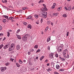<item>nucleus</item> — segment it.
<instances>
[{
	"label": "nucleus",
	"mask_w": 74,
	"mask_h": 74,
	"mask_svg": "<svg viewBox=\"0 0 74 74\" xmlns=\"http://www.w3.org/2000/svg\"><path fill=\"white\" fill-rule=\"evenodd\" d=\"M30 35L29 34H24L22 38V40L24 41V42H26L27 40V38L29 37Z\"/></svg>",
	"instance_id": "f257e3e1"
},
{
	"label": "nucleus",
	"mask_w": 74,
	"mask_h": 74,
	"mask_svg": "<svg viewBox=\"0 0 74 74\" xmlns=\"http://www.w3.org/2000/svg\"><path fill=\"white\" fill-rule=\"evenodd\" d=\"M41 14H40L41 17H42L44 18H47V12L44 11H41Z\"/></svg>",
	"instance_id": "f03ea898"
},
{
	"label": "nucleus",
	"mask_w": 74,
	"mask_h": 74,
	"mask_svg": "<svg viewBox=\"0 0 74 74\" xmlns=\"http://www.w3.org/2000/svg\"><path fill=\"white\" fill-rule=\"evenodd\" d=\"M67 7L68 8L66 7H65L64 8V9H65V10H66V11H70L71 8V6H70L69 7Z\"/></svg>",
	"instance_id": "7ed1b4c3"
},
{
	"label": "nucleus",
	"mask_w": 74,
	"mask_h": 74,
	"mask_svg": "<svg viewBox=\"0 0 74 74\" xmlns=\"http://www.w3.org/2000/svg\"><path fill=\"white\" fill-rule=\"evenodd\" d=\"M6 69H7L6 67H1V71H2V72H4Z\"/></svg>",
	"instance_id": "20e7f679"
},
{
	"label": "nucleus",
	"mask_w": 74,
	"mask_h": 74,
	"mask_svg": "<svg viewBox=\"0 0 74 74\" xmlns=\"http://www.w3.org/2000/svg\"><path fill=\"white\" fill-rule=\"evenodd\" d=\"M53 54L52 53H51L49 55V58L50 59H53Z\"/></svg>",
	"instance_id": "39448f33"
},
{
	"label": "nucleus",
	"mask_w": 74,
	"mask_h": 74,
	"mask_svg": "<svg viewBox=\"0 0 74 74\" xmlns=\"http://www.w3.org/2000/svg\"><path fill=\"white\" fill-rule=\"evenodd\" d=\"M59 14V13H53V17H55V16H58V14Z\"/></svg>",
	"instance_id": "423d86ee"
},
{
	"label": "nucleus",
	"mask_w": 74,
	"mask_h": 74,
	"mask_svg": "<svg viewBox=\"0 0 74 74\" xmlns=\"http://www.w3.org/2000/svg\"><path fill=\"white\" fill-rule=\"evenodd\" d=\"M67 52V49H66L65 50H64L62 52L63 55H66Z\"/></svg>",
	"instance_id": "0eeeda50"
},
{
	"label": "nucleus",
	"mask_w": 74,
	"mask_h": 74,
	"mask_svg": "<svg viewBox=\"0 0 74 74\" xmlns=\"http://www.w3.org/2000/svg\"><path fill=\"white\" fill-rule=\"evenodd\" d=\"M59 58L60 59L61 61H62V62H63V61H66V59H65L64 58H62L61 57H60Z\"/></svg>",
	"instance_id": "6e6552de"
},
{
	"label": "nucleus",
	"mask_w": 74,
	"mask_h": 74,
	"mask_svg": "<svg viewBox=\"0 0 74 74\" xmlns=\"http://www.w3.org/2000/svg\"><path fill=\"white\" fill-rule=\"evenodd\" d=\"M10 47L14 48L15 47V44L14 43H12L10 45Z\"/></svg>",
	"instance_id": "1a4fd4ad"
},
{
	"label": "nucleus",
	"mask_w": 74,
	"mask_h": 74,
	"mask_svg": "<svg viewBox=\"0 0 74 74\" xmlns=\"http://www.w3.org/2000/svg\"><path fill=\"white\" fill-rule=\"evenodd\" d=\"M42 11H47V9L45 7H43L42 8Z\"/></svg>",
	"instance_id": "9d476101"
},
{
	"label": "nucleus",
	"mask_w": 74,
	"mask_h": 74,
	"mask_svg": "<svg viewBox=\"0 0 74 74\" xmlns=\"http://www.w3.org/2000/svg\"><path fill=\"white\" fill-rule=\"evenodd\" d=\"M16 36H17V37L18 39H19V40H21V36L16 34Z\"/></svg>",
	"instance_id": "9b49d317"
},
{
	"label": "nucleus",
	"mask_w": 74,
	"mask_h": 74,
	"mask_svg": "<svg viewBox=\"0 0 74 74\" xmlns=\"http://www.w3.org/2000/svg\"><path fill=\"white\" fill-rule=\"evenodd\" d=\"M20 48L21 47H20V46L19 45H17L16 46V49H17V50H19L20 49Z\"/></svg>",
	"instance_id": "f8f14e48"
},
{
	"label": "nucleus",
	"mask_w": 74,
	"mask_h": 74,
	"mask_svg": "<svg viewBox=\"0 0 74 74\" xmlns=\"http://www.w3.org/2000/svg\"><path fill=\"white\" fill-rule=\"evenodd\" d=\"M13 49H14V48L9 46V48L8 49V51L9 52H10L11 51H12V50H13Z\"/></svg>",
	"instance_id": "ddd939ff"
},
{
	"label": "nucleus",
	"mask_w": 74,
	"mask_h": 74,
	"mask_svg": "<svg viewBox=\"0 0 74 74\" xmlns=\"http://www.w3.org/2000/svg\"><path fill=\"white\" fill-rule=\"evenodd\" d=\"M3 16H4L6 19H7V20L9 21V18H8V16L3 15Z\"/></svg>",
	"instance_id": "4468645a"
},
{
	"label": "nucleus",
	"mask_w": 74,
	"mask_h": 74,
	"mask_svg": "<svg viewBox=\"0 0 74 74\" xmlns=\"http://www.w3.org/2000/svg\"><path fill=\"white\" fill-rule=\"evenodd\" d=\"M44 2V0H40L38 2L39 4H40V3H42Z\"/></svg>",
	"instance_id": "2eb2a0df"
},
{
	"label": "nucleus",
	"mask_w": 74,
	"mask_h": 74,
	"mask_svg": "<svg viewBox=\"0 0 74 74\" xmlns=\"http://www.w3.org/2000/svg\"><path fill=\"white\" fill-rule=\"evenodd\" d=\"M50 40H51V36H49L47 40V42H49Z\"/></svg>",
	"instance_id": "dca6fc26"
},
{
	"label": "nucleus",
	"mask_w": 74,
	"mask_h": 74,
	"mask_svg": "<svg viewBox=\"0 0 74 74\" xmlns=\"http://www.w3.org/2000/svg\"><path fill=\"white\" fill-rule=\"evenodd\" d=\"M34 16L35 18H36V19H38L39 18L38 15L37 14H35L34 15Z\"/></svg>",
	"instance_id": "f3484780"
},
{
	"label": "nucleus",
	"mask_w": 74,
	"mask_h": 74,
	"mask_svg": "<svg viewBox=\"0 0 74 74\" xmlns=\"http://www.w3.org/2000/svg\"><path fill=\"white\" fill-rule=\"evenodd\" d=\"M32 18V16H30L27 18L26 19H31Z\"/></svg>",
	"instance_id": "a211bd4d"
},
{
	"label": "nucleus",
	"mask_w": 74,
	"mask_h": 74,
	"mask_svg": "<svg viewBox=\"0 0 74 74\" xmlns=\"http://www.w3.org/2000/svg\"><path fill=\"white\" fill-rule=\"evenodd\" d=\"M3 8H4V9H5V10H8V8L6 6H3Z\"/></svg>",
	"instance_id": "6ab92c4d"
},
{
	"label": "nucleus",
	"mask_w": 74,
	"mask_h": 74,
	"mask_svg": "<svg viewBox=\"0 0 74 74\" xmlns=\"http://www.w3.org/2000/svg\"><path fill=\"white\" fill-rule=\"evenodd\" d=\"M27 7H24L22 8V10H27Z\"/></svg>",
	"instance_id": "aec40b11"
},
{
	"label": "nucleus",
	"mask_w": 74,
	"mask_h": 74,
	"mask_svg": "<svg viewBox=\"0 0 74 74\" xmlns=\"http://www.w3.org/2000/svg\"><path fill=\"white\" fill-rule=\"evenodd\" d=\"M56 67L57 69H59L60 68V66L59 65H56Z\"/></svg>",
	"instance_id": "412c9836"
},
{
	"label": "nucleus",
	"mask_w": 74,
	"mask_h": 74,
	"mask_svg": "<svg viewBox=\"0 0 74 74\" xmlns=\"http://www.w3.org/2000/svg\"><path fill=\"white\" fill-rule=\"evenodd\" d=\"M27 27L28 28H29L30 29H32V25L29 24L28 25Z\"/></svg>",
	"instance_id": "4be33fe9"
},
{
	"label": "nucleus",
	"mask_w": 74,
	"mask_h": 74,
	"mask_svg": "<svg viewBox=\"0 0 74 74\" xmlns=\"http://www.w3.org/2000/svg\"><path fill=\"white\" fill-rule=\"evenodd\" d=\"M9 19H9L10 20H12V19H14V17H10Z\"/></svg>",
	"instance_id": "5701e85b"
},
{
	"label": "nucleus",
	"mask_w": 74,
	"mask_h": 74,
	"mask_svg": "<svg viewBox=\"0 0 74 74\" xmlns=\"http://www.w3.org/2000/svg\"><path fill=\"white\" fill-rule=\"evenodd\" d=\"M7 36L8 37H10V32H7Z\"/></svg>",
	"instance_id": "b1692460"
},
{
	"label": "nucleus",
	"mask_w": 74,
	"mask_h": 74,
	"mask_svg": "<svg viewBox=\"0 0 74 74\" xmlns=\"http://www.w3.org/2000/svg\"><path fill=\"white\" fill-rule=\"evenodd\" d=\"M19 63H20V64H22L23 63V62L21 60H19Z\"/></svg>",
	"instance_id": "393cba45"
},
{
	"label": "nucleus",
	"mask_w": 74,
	"mask_h": 74,
	"mask_svg": "<svg viewBox=\"0 0 74 74\" xmlns=\"http://www.w3.org/2000/svg\"><path fill=\"white\" fill-rule=\"evenodd\" d=\"M62 16L63 17H64V18H66V17H67V14H63Z\"/></svg>",
	"instance_id": "a878e982"
},
{
	"label": "nucleus",
	"mask_w": 74,
	"mask_h": 74,
	"mask_svg": "<svg viewBox=\"0 0 74 74\" xmlns=\"http://www.w3.org/2000/svg\"><path fill=\"white\" fill-rule=\"evenodd\" d=\"M48 27H49L48 26H47L46 28L45 29V32H46V31L48 30Z\"/></svg>",
	"instance_id": "bb28decb"
},
{
	"label": "nucleus",
	"mask_w": 74,
	"mask_h": 74,
	"mask_svg": "<svg viewBox=\"0 0 74 74\" xmlns=\"http://www.w3.org/2000/svg\"><path fill=\"white\" fill-rule=\"evenodd\" d=\"M62 7H60L59 8H58V11H61V10H62Z\"/></svg>",
	"instance_id": "cd10ccee"
},
{
	"label": "nucleus",
	"mask_w": 74,
	"mask_h": 74,
	"mask_svg": "<svg viewBox=\"0 0 74 74\" xmlns=\"http://www.w3.org/2000/svg\"><path fill=\"white\" fill-rule=\"evenodd\" d=\"M2 2H3V3H7V0H2Z\"/></svg>",
	"instance_id": "c85d7f7f"
},
{
	"label": "nucleus",
	"mask_w": 74,
	"mask_h": 74,
	"mask_svg": "<svg viewBox=\"0 0 74 74\" xmlns=\"http://www.w3.org/2000/svg\"><path fill=\"white\" fill-rule=\"evenodd\" d=\"M7 48L9 47V46H10V44H7L6 45H5Z\"/></svg>",
	"instance_id": "c756f323"
},
{
	"label": "nucleus",
	"mask_w": 74,
	"mask_h": 74,
	"mask_svg": "<svg viewBox=\"0 0 74 74\" xmlns=\"http://www.w3.org/2000/svg\"><path fill=\"white\" fill-rule=\"evenodd\" d=\"M7 47H6L5 45V46H4L3 47V49H7Z\"/></svg>",
	"instance_id": "7c9ffc66"
},
{
	"label": "nucleus",
	"mask_w": 74,
	"mask_h": 74,
	"mask_svg": "<svg viewBox=\"0 0 74 74\" xmlns=\"http://www.w3.org/2000/svg\"><path fill=\"white\" fill-rule=\"evenodd\" d=\"M10 64V62H7L5 63V66H8V65H9Z\"/></svg>",
	"instance_id": "2f4dec72"
},
{
	"label": "nucleus",
	"mask_w": 74,
	"mask_h": 74,
	"mask_svg": "<svg viewBox=\"0 0 74 74\" xmlns=\"http://www.w3.org/2000/svg\"><path fill=\"white\" fill-rule=\"evenodd\" d=\"M44 56H42L41 58H40V60H42V59H44Z\"/></svg>",
	"instance_id": "473e14b6"
},
{
	"label": "nucleus",
	"mask_w": 74,
	"mask_h": 74,
	"mask_svg": "<svg viewBox=\"0 0 74 74\" xmlns=\"http://www.w3.org/2000/svg\"><path fill=\"white\" fill-rule=\"evenodd\" d=\"M23 23L24 25H25V26H27V23L26 22H23Z\"/></svg>",
	"instance_id": "72a5a7b5"
},
{
	"label": "nucleus",
	"mask_w": 74,
	"mask_h": 74,
	"mask_svg": "<svg viewBox=\"0 0 74 74\" xmlns=\"http://www.w3.org/2000/svg\"><path fill=\"white\" fill-rule=\"evenodd\" d=\"M34 48H36V49H37L38 48V45H36L34 47Z\"/></svg>",
	"instance_id": "f704fd0d"
},
{
	"label": "nucleus",
	"mask_w": 74,
	"mask_h": 74,
	"mask_svg": "<svg viewBox=\"0 0 74 74\" xmlns=\"http://www.w3.org/2000/svg\"><path fill=\"white\" fill-rule=\"evenodd\" d=\"M3 46H4V45H3V44H2L0 45V49H1L2 48Z\"/></svg>",
	"instance_id": "c9c22d12"
},
{
	"label": "nucleus",
	"mask_w": 74,
	"mask_h": 74,
	"mask_svg": "<svg viewBox=\"0 0 74 74\" xmlns=\"http://www.w3.org/2000/svg\"><path fill=\"white\" fill-rule=\"evenodd\" d=\"M58 51L59 52H61V51H62V49H60L59 48L58 50Z\"/></svg>",
	"instance_id": "e433bc0d"
},
{
	"label": "nucleus",
	"mask_w": 74,
	"mask_h": 74,
	"mask_svg": "<svg viewBox=\"0 0 74 74\" xmlns=\"http://www.w3.org/2000/svg\"><path fill=\"white\" fill-rule=\"evenodd\" d=\"M47 23L48 25H49L50 23H51V21H48L47 22Z\"/></svg>",
	"instance_id": "4c0bfd02"
},
{
	"label": "nucleus",
	"mask_w": 74,
	"mask_h": 74,
	"mask_svg": "<svg viewBox=\"0 0 74 74\" xmlns=\"http://www.w3.org/2000/svg\"><path fill=\"white\" fill-rule=\"evenodd\" d=\"M40 51H41V50H40V49H39L37 51H36V53H37V52H40Z\"/></svg>",
	"instance_id": "58836bf2"
},
{
	"label": "nucleus",
	"mask_w": 74,
	"mask_h": 74,
	"mask_svg": "<svg viewBox=\"0 0 74 74\" xmlns=\"http://www.w3.org/2000/svg\"><path fill=\"white\" fill-rule=\"evenodd\" d=\"M29 51L30 52H33L34 51V49H31L29 50Z\"/></svg>",
	"instance_id": "ea45409f"
},
{
	"label": "nucleus",
	"mask_w": 74,
	"mask_h": 74,
	"mask_svg": "<svg viewBox=\"0 0 74 74\" xmlns=\"http://www.w3.org/2000/svg\"><path fill=\"white\" fill-rule=\"evenodd\" d=\"M59 71H62V72L63 71H64V69H60L59 70Z\"/></svg>",
	"instance_id": "a19ab883"
},
{
	"label": "nucleus",
	"mask_w": 74,
	"mask_h": 74,
	"mask_svg": "<svg viewBox=\"0 0 74 74\" xmlns=\"http://www.w3.org/2000/svg\"><path fill=\"white\" fill-rule=\"evenodd\" d=\"M7 21V20L5 19H3V22H4V23H5V22H6V21Z\"/></svg>",
	"instance_id": "79ce46f5"
},
{
	"label": "nucleus",
	"mask_w": 74,
	"mask_h": 74,
	"mask_svg": "<svg viewBox=\"0 0 74 74\" xmlns=\"http://www.w3.org/2000/svg\"><path fill=\"white\" fill-rule=\"evenodd\" d=\"M66 59L67 58V59H69V54L67 55V56L66 57Z\"/></svg>",
	"instance_id": "37998d69"
},
{
	"label": "nucleus",
	"mask_w": 74,
	"mask_h": 74,
	"mask_svg": "<svg viewBox=\"0 0 74 74\" xmlns=\"http://www.w3.org/2000/svg\"><path fill=\"white\" fill-rule=\"evenodd\" d=\"M48 69H49V71H52V69H51V68H48Z\"/></svg>",
	"instance_id": "c03bdc74"
},
{
	"label": "nucleus",
	"mask_w": 74,
	"mask_h": 74,
	"mask_svg": "<svg viewBox=\"0 0 74 74\" xmlns=\"http://www.w3.org/2000/svg\"><path fill=\"white\" fill-rule=\"evenodd\" d=\"M55 57L56 58H58V54H56L55 55Z\"/></svg>",
	"instance_id": "a18cd8bd"
},
{
	"label": "nucleus",
	"mask_w": 74,
	"mask_h": 74,
	"mask_svg": "<svg viewBox=\"0 0 74 74\" xmlns=\"http://www.w3.org/2000/svg\"><path fill=\"white\" fill-rule=\"evenodd\" d=\"M48 60L47 59L45 61V63H47V62H48Z\"/></svg>",
	"instance_id": "49530a36"
},
{
	"label": "nucleus",
	"mask_w": 74,
	"mask_h": 74,
	"mask_svg": "<svg viewBox=\"0 0 74 74\" xmlns=\"http://www.w3.org/2000/svg\"><path fill=\"white\" fill-rule=\"evenodd\" d=\"M19 32H20V29H18V30H17L16 33H18Z\"/></svg>",
	"instance_id": "de8ad7c7"
},
{
	"label": "nucleus",
	"mask_w": 74,
	"mask_h": 74,
	"mask_svg": "<svg viewBox=\"0 0 74 74\" xmlns=\"http://www.w3.org/2000/svg\"><path fill=\"white\" fill-rule=\"evenodd\" d=\"M9 8H12V6L11 5H10L9 6Z\"/></svg>",
	"instance_id": "09e8293b"
},
{
	"label": "nucleus",
	"mask_w": 74,
	"mask_h": 74,
	"mask_svg": "<svg viewBox=\"0 0 74 74\" xmlns=\"http://www.w3.org/2000/svg\"><path fill=\"white\" fill-rule=\"evenodd\" d=\"M67 34H66V36H69V32H67Z\"/></svg>",
	"instance_id": "8fccbe9b"
},
{
	"label": "nucleus",
	"mask_w": 74,
	"mask_h": 74,
	"mask_svg": "<svg viewBox=\"0 0 74 74\" xmlns=\"http://www.w3.org/2000/svg\"><path fill=\"white\" fill-rule=\"evenodd\" d=\"M54 74H59L58 72L55 71L54 73Z\"/></svg>",
	"instance_id": "3c124183"
},
{
	"label": "nucleus",
	"mask_w": 74,
	"mask_h": 74,
	"mask_svg": "<svg viewBox=\"0 0 74 74\" xmlns=\"http://www.w3.org/2000/svg\"><path fill=\"white\" fill-rule=\"evenodd\" d=\"M3 34H0V37H1L2 36H3Z\"/></svg>",
	"instance_id": "603ef678"
},
{
	"label": "nucleus",
	"mask_w": 74,
	"mask_h": 74,
	"mask_svg": "<svg viewBox=\"0 0 74 74\" xmlns=\"http://www.w3.org/2000/svg\"><path fill=\"white\" fill-rule=\"evenodd\" d=\"M55 7V6H53H53L51 7V8H52V9H53Z\"/></svg>",
	"instance_id": "864d4df0"
},
{
	"label": "nucleus",
	"mask_w": 74,
	"mask_h": 74,
	"mask_svg": "<svg viewBox=\"0 0 74 74\" xmlns=\"http://www.w3.org/2000/svg\"><path fill=\"white\" fill-rule=\"evenodd\" d=\"M47 49H48V50H49H49H50V47L49 46H48Z\"/></svg>",
	"instance_id": "5fc2aeb1"
},
{
	"label": "nucleus",
	"mask_w": 74,
	"mask_h": 74,
	"mask_svg": "<svg viewBox=\"0 0 74 74\" xmlns=\"http://www.w3.org/2000/svg\"><path fill=\"white\" fill-rule=\"evenodd\" d=\"M10 61H12V62H13V60H14V59H12V58H10Z\"/></svg>",
	"instance_id": "6e6d98bb"
},
{
	"label": "nucleus",
	"mask_w": 74,
	"mask_h": 74,
	"mask_svg": "<svg viewBox=\"0 0 74 74\" xmlns=\"http://www.w3.org/2000/svg\"><path fill=\"white\" fill-rule=\"evenodd\" d=\"M62 47H63V46H60L59 47V48H62Z\"/></svg>",
	"instance_id": "4d7b16f0"
},
{
	"label": "nucleus",
	"mask_w": 74,
	"mask_h": 74,
	"mask_svg": "<svg viewBox=\"0 0 74 74\" xmlns=\"http://www.w3.org/2000/svg\"><path fill=\"white\" fill-rule=\"evenodd\" d=\"M2 30V27L0 25V30Z\"/></svg>",
	"instance_id": "13d9d810"
},
{
	"label": "nucleus",
	"mask_w": 74,
	"mask_h": 74,
	"mask_svg": "<svg viewBox=\"0 0 74 74\" xmlns=\"http://www.w3.org/2000/svg\"><path fill=\"white\" fill-rule=\"evenodd\" d=\"M42 21H43V18H41L40 21H41V23H42Z\"/></svg>",
	"instance_id": "bf43d9fd"
},
{
	"label": "nucleus",
	"mask_w": 74,
	"mask_h": 74,
	"mask_svg": "<svg viewBox=\"0 0 74 74\" xmlns=\"http://www.w3.org/2000/svg\"><path fill=\"white\" fill-rule=\"evenodd\" d=\"M63 56L65 58V59H66V56L65 55H63Z\"/></svg>",
	"instance_id": "052dcab7"
},
{
	"label": "nucleus",
	"mask_w": 74,
	"mask_h": 74,
	"mask_svg": "<svg viewBox=\"0 0 74 74\" xmlns=\"http://www.w3.org/2000/svg\"><path fill=\"white\" fill-rule=\"evenodd\" d=\"M51 25L52 26H53V23H52V22H51Z\"/></svg>",
	"instance_id": "680f3d73"
},
{
	"label": "nucleus",
	"mask_w": 74,
	"mask_h": 74,
	"mask_svg": "<svg viewBox=\"0 0 74 74\" xmlns=\"http://www.w3.org/2000/svg\"><path fill=\"white\" fill-rule=\"evenodd\" d=\"M53 6H55V5H56V3H53Z\"/></svg>",
	"instance_id": "e2e57ef3"
},
{
	"label": "nucleus",
	"mask_w": 74,
	"mask_h": 74,
	"mask_svg": "<svg viewBox=\"0 0 74 74\" xmlns=\"http://www.w3.org/2000/svg\"><path fill=\"white\" fill-rule=\"evenodd\" d=\"M23 62H24V63H25L26 62V61L25 60H23Z\"/></svg>",
	"instance_id": "0e129e2a"
},
{
	"label": "nucleus",
	"mask_w": 74,
	"mask_h": 74,
	"mask_svg": "<svg viewBox=\"0 0 74 74\" xmlns=\"http://www.w3.org/2000/svg\"><path fill=\"white\" fill-rule=\"evenodd\" d=\"M16 66H17V67H19L20 66V65L18 64V65H17Z\"/></svg>",
	"instance_id": "69168bd1"
},
{
	"label": "nucleus",
	"mask_w": 74,
	"mask_h": 74,
	"mask_svg": "<svg viewBox=\"0 0 74 74\" xmlns=\"http://www.w3.org/2000/svg\"><path fill=\"white\" fill-rule=\"evenodd\" d=\"M28 55H30V52H28Z\"/></svg>",
	"instance_id": "338daca9"
},
{
	"label": "nucleus",
	"mask_w": 74,
	"mask_h": 74,
	"mask_svg": "<svg viewBox=\"0 0 74 74\" xmlns=\"http://www.w3.org/2000/svg\"><path fill=\"white\" fill-rule=\"evenodd\" d=\"M17 12L18 13H19V12H21V10H19V11H17Z\"/></svg>",
	"instance_id": "774afa93"
}]
</instances>
